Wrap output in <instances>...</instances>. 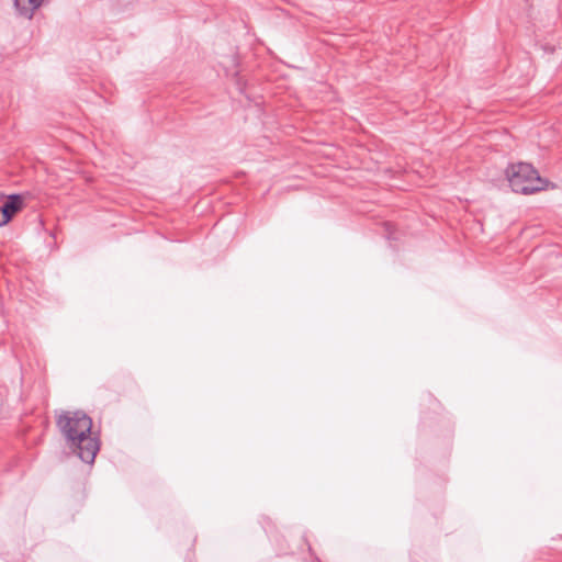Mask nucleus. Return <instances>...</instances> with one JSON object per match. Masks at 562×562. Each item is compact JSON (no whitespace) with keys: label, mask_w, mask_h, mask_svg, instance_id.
<instances>
[{"label":"nucleus","mask_w":562,"mask_h":562,"mask_svg":"<svg viewBox=\"0 0 562 562\" xmlns=\"http://www.w3.org/2000/svg\"><path fill=\"white\" fill-rule=\"evenodd\" d=\"M42 2L43 0H14V7L20 15L32 19Z\"/></svg>","instance_id":"nucleus-4"},{"label":"nucleus","mask_w":562,"mask_h":562,"mask_svg":"<svg viewBox=\"0 0 562 562\" xmlns=\"http://www.w3.org/2000/svg\"><path fill=\"white\" fill-rule=\"evenodd\" d=\"M505 177L512 190L520 194H532L547 186V181L528 162L510 164L505 170Z\"/></svg>","instance_id":"nucleus-2"},{"label":"nucleus","mask_w":562,"mask_h":562,"mask_svg":"<svg viewBox=\"0 0 562 562\" xmlns=\"http://www.w3.org/2000/svg\"><path fill=\"white\" fill-rule=\"evenodd\" d=\"M22 210V200L20 196H10L2 207H0V226H4L10 220Z\"/></svg>","instance_id":"nucleus-3"},{"label":"nucleus","mask_w":562,"mask_h":562,"mask_svg":"<svg viewBox=\"0 0 562 562\" xmlns=\"http://www.w3.org/2000/svg\"><path fill=\"white\" fill-rule=\"evenodd\" d=\"M57 426L70 449L82 461L92 463L100 449V440L98 434L92 431L91 417L82 411L64 412L57 418Z\"/></svg>","instance_id":"nucleus-1"}]
</instances>
